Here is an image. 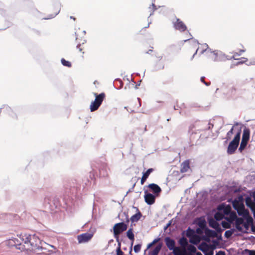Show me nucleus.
<instances>
[{
    "label": "nucleus",
    "instance_id": "nucleus-1",
    "mask_svg": "<svg viewBox=\"0 0 255 255\" xmlns=\"http://www.w3.org/2000/svg\"><path fill=\"white\" fill-rule=\"evenodd\" d=\"M21 236L25 250L34 251L41 247V241L35 235L24 234Z\"/></svg>",
    "mask_w": 255,
    "mask_h": 255
},
{
    "label": "nucleus",
    "instance_id": "nucleus-2",
    "mask_svg": "<svg viewBox=\"0 0 255 255\" xmlns=\"http://www.w3.org/2000/svg\"><path fill=\"white\" fill-rule=\"evenodd\" d=\"M94 95L95 96V99L94 101L91 103L90 106L91 112L97 110L106 98V94L104 93H102L100 94L95 93Z\"/></svg>",
    "mask_w": 255,
    "mask_h": 255
},
{
    "label": "nucleus",
    "instance_id": "nucleus-3",
    "mask_svg": "<svg viewBox=\"0 0 255 255\" xmlns=\"http://www.w3.org/2000/svg\"><path fill=\"white\" fill-rule=\"evenodd\" d=\"M240 136L241 130L236 134L233 140L229 143L227 149L228 154H232L235 153L239 146Z\"/></svg>",
    "mask_w": 255,
    "mask_h": 255
},
{
    "label": "nucleus",
    "instance_id": "nucleus-4",
    "mask_svg": "<svg viewBox=\"0 0 255 255\" xmlns=\"http://www.w3.org/2000/svg\"><path fill=\"white\" fill-rule=\"evenodd\" d=\"M250 129L247 128H245V129H244L241 143L239 148V150L240 152H242L246 148L248 143V141L250 139Z\"/></svg>",
    "mask_w": 255,
    "mask_h": 255
},
{
    "label": "nucleus",
    "instance_id": "nucleus-5",
    "mask_svg": "<svg viewBox=\"0 0 255 255\" xmlns=\"http://www.w3.org/2000/svg\"><path fill=\"white\" fill-rule=\"evenodd\" d=\"M127 228V225L123 222L115 224L113 227V232L115 236H119L121 233L126 231Z\"/></svg>",
    "mask_w": 255,
    "mask_h": 255
},
{
    "label": "nucleus",
    "instance_id": "nucleus-6",
    "mask_svg": "<svg viewBox=\"0 0 255 255\" xmlns=\"http://www.w3.org/2000/svg\"><path fill=\"white\" fill-rule=\"evenodd\" d=\"M93 236V234L88 233L80 234L77 236L78 243L82 244L88 242L91 240Z\"/></svg>",
    "mask_w": 255,
    "mask_h": 255
},
{
    "label": "nucleus",
    "instance_id": "nucleus-7",
    "mask_svg": "<svg viewBox=\"0 0 255 255\" xmlns=\"http://www.w3.org/2000/svg\"><path fill=\"white\" fill-rule=\"evenodd\" d=\"M173 26L175 29L181 32H184L187 29L185 24L179 18H176V21L173 22Z\"/></svg>",
    "mask_w": 255,
    "mask_h": 255
},
{
    "label": "nucleus",
    "instance_id": "nucleus-8",
    "mask_svg": "<svg viewBox=\"0 0 255 255\" xmlns=\"http://www.w3.org/2000/svg\"><path fill=\"white\" fill-rule=\"evenodd\" d=\"M156 197V196L148 193L147 191H144V200L148 205L153 204L155 203Z\"/></svg>",
    "mask_w": 255,
    "mask_h": 255
},
{
    "label": "nucleus",
    "instance_id": "nucleus-9",
    "mask_svg": "<svg viewBox=\"0 0 255 255\" xmlns=\"http://www.w3.org/2000/svg\"><path fill=\"white\" fill-rule=\"evenodd\" d=\"M148 188H149L156 196H158L161 192L160 187L158 185L154 183L149 184Z\"/></svg>",
    "mask_w": 255,
    "mask_h": 255
},
{
    "label": "nucleus",
    "instance_id": "nucleus-10",
    "mask_svg": "<svg viewBox=\"0 0 255 255\" xmlns=\"http://www.w3.org/2000/svg\"><path fill=\"white\" fill-rule=\"evenodd\" d=\"M218 210L219 211H223L224 215H228L231 213L232 209L230 205L226 206L223 204L218 207Z\"/></svg>",
    "mask_w": 255,
    "mask_h": 255
},
{
    "label": "nucleus",
    "instance_id": "nucleus-11",
    "mask_svg": "<svg viewBox=\"0 0 255 255\" xmlns=\"http://www.w3.org/2000/svg\"><path fill=\"white\" fill-rule=\"evenodd\" d=\"M8 115L10 116H12V114H13V111L8 106H3L2 108L0 109V114Z\"/></svg>",
    "mask_w": 255,
    "mask_h": 255
},
{
    "label": "nucleus",
    "instance_id": "nucleus-12",
    "mask_svg": "<svg viewBox=\"0 0 255 255\" xmlns=\"http://www.w3.org/2000/svg\"><path fill=\"white\" fill-rule=\"evenodd\" d=\"M190 169V161L189 160H185L181 164L180 172L181 173L186 172Z\"/></svg>",
    "mask_w": 255,
    "mask_h": 255
},
{
    "label": "nucleus",
    "instance_id": "nucleus-13",
    "mask_svg": "<svg viewBox=\"0 0 255 255\" xmlns=\"http://www.w3.org/2000/svg\"><path fill=\"white\" fill-rule=\"evenodd\" d=\"M165 242L166 243V245L167 248L169 249V250H172L175 247V241L170 239L169 237H166L165 239Z\"/></svg>",
    "mask_w": 255,
    "mask_h": 255
},
{
    "label": "nucleus",
    "instance_id": "nucleus-14",
    "mask_svg": "<svg viewBox=\"0 0 255 255\" xmlns=\"http://www.w3.org/2000/svg\"><path fill=\"white\" fill-rule=\"evenodd\" d=\"M209 226L216 229L217 231L219 232L221 230V228L219 223L214 219H211L209 221Z\"/></svg>",
    "mask_w": 255,
    "mask_h": 255
},
{
    "label": "nucleus",
    "instance_id": "nucleus-15",
    "mask_svg": "<svg viewBox=\"0 0 255 255\" xmlns=\"http://www.w3.org/2000/svg\"><path fill=\"white\" fill-rule=\"evenodd\" d=\"M153 171V169L152 168H149L145 173L143 174V175L140 180V183L141 185H143L144 183V182L146 180L147 178L148 177L150 174Z\"/></svg>",
    "mask_w": 255,
    "mask_h": 255
},
{
    "label": "nucleus",
    "instance_id": "nucleus-16",
    "mask_svg": "<svg viewBox=\"0 0 255 255\" xmlns=\"http://www.w3.org/2000/svg\"><path fill=\"white\" fill-rule=\"evenodd\" d=\"M247 205L254 212L255 217V203L252 201L250 198H248L246 200Z\"/></svg>",
    "mask_w": 255,
    "mask_h": 255
},
{
    "label": "nucleus",
    "instance_id": "nucleus-17",
    "mask_svg": "<svg viewBox=\"0 0 255 255\" xmlns=\"http://www.w3.org/2000/svg\"><path fill=\"white\" fill-rule=\"evenodd\" d=\"M138 212L133 216H132L130 218V220L132 222H136L139 221L142 216L140 212L137 209Z\"/></svg>",
    "mask_w": 255,
    "mask_h": 255
},
{
    "label": "nucleus",
    "instance_id": "nucleus-18",
    "mask_svg": "<svg viewBox=\"0 0 255 255\" xmlns=\"http://www.w3.org/2000/svg\"><path fill=\"white\" fill-rule=\"evenodd\" d=\"M172 250L175 255H185V251L178 247H175Z\"/></svg>",
    "mask_w": 255,
    "mask_h": 255
},
{
    "label": "nucleus",
    "instance_id": "nucleus-19",
    "mask_svg": "<svg viewBox=\"0 0 255 255\" xmlns=\"http://www.w3.org/2000/svg\"><path fill=\"white\" fill-rule=\"evenodd\" d=\"M127 236L130 240H131L132 242H133L134 240V236L133 233L132 228H130L128 230L127 232Z\"/></svg>",
    "mask_w": 255,
    "mask_h": 255
},
{
    "label": "nucleus",
    "instance_id": "nucleus-20",
    "mask_svg": "<svg viewBox=\"0 0 255 255\" xmlns=\"http://www.w3.org/2000/svg\"><path fill=\"white\" fill-rule=\"evenodd\" d=\"M161 245H157L155 247V248L152 252H151L149 253V255H158L159 252H160V251L161 250Z\"/></svg>",
    "mask_w": 255,
    "mask_h": 255
},
{
    "label": "nucleus",
    "instance_id": "nucleus-21",
    "mask_svg": "<svg viewBox=\"0 0 255 255\" xmlns=\"http://www.w3.org/2000/svg\"><path fill=\"white\" fill-rule=\"evenodd\" d=\"M229 215V217H227L225 219L230 223H231L232 221H234L237 218V215L235 213L231 212Z\"/></svg>",
    "mask_w": 255,
    "mask_h": 255
},
{
    "label": "nucleus",
    "instance_id": "nucleus-22",
    "mask_svg": "<svg viewBox=\"0 0 255 255\" xmlns=\"http://www.w3.org/2000/svg\"><path fill=\"white\" fill-rule=\"evenodd\" d=\"M246 51L245 49H241L239 52H235L234 53L232 58L235 60H238L239 58L238 57L240 56L243 53L245 52Z\"/></svg>",
    "mask_w": 255,
    "mask_h": 255
},
{
    "label": "nucleus",
    "instance_id": "nucleus-23",
    "mask_svg": "<svg viewBox=\"0 0 255 255\" xmlns=\"http://www.w3.org/2000/svg\"><path fill=\"white\" fill-rule=\"evenodd\" d=\"M205 234L208 237H214L216 235V233L214 231L207 229L205 230Z\"/></svg>",
    "mask_w": 255,
    "mask_h": 255
},
{
    "label": "nucleus",
    "instance_id": "nucleus-24",
    "mask_svg": "<svg viewBox=\"0 0 255 255\" xmlns=\"http://www.w3.org/2000/svg\"><path fill=\"white\" fill-rule=\"evenodd\" d=\"M224 217V215L220 212H217L215 215L214 218L217 221H220Z\"/></svg>",
    "mask_w": 255,
    "mask_h": 255
},
{
    "label": "nucleus",
    "instance_id": "nucleus-25",
    "mask_svg": "<svg viewBox=\"0 0 255 255\" xmlns=\"http://www.w3.org/2000/svg\"><path fill=\"white\" fill-rule=\"evenodd\" d=\"M61 63L64 66L67 67H71L72 66V64L70 61L66 60L64 58H62L61 60Z\"/></svg>",
    "mask_w": 255,
    "mask_h": 255
},
{
    "label": "nucleus",
    "instance_id": "nucleus-26",
    "mask_svg": "<svg viewBox=\"0 0 255 255\" xmlns=\"http://www.w3.org/2000/svg\"><path fill=\"white\" fill-rule=\"evenodd\" d=\"M243 223V219H242V218H238L236 220V228L238 229V230H240L241 229V227H240V225L241 224H242Z\"/></svg>",
    "mask_w": 255,
    "mask_h": 255
},
{
    "label": "nucleus",
    "instance_id": "nucleus-27",
    "mask_svg": "<svg viewBox=\"0 0 255 255\" xmlns=\"http://www.w3.org/2000/svg\"><path fill=\"white\" fill-rule=\"evenodd\" d=\"M234 127H233L231 129L227 132L226 138L227 140L230 139L232 134H233Z\"/></svg>",
    "mask_w": 255,
    "mask_h": 255
},
{
    "label": "nucleus",
    "instance_id": "nucleus-28",
    "mask_svg": "<svg viewBox=\"0 0 255 255\" xmlns=\"http://www.w3.org/2000/svg\"><path fill=\"white\" fill-rule=\"evenodd\" d=\"M222 226L225 229H229L231 227L230 223L225 221L222 222Z\"/></svg>",
    "mask_w": 255,
    "mask_h": 255
},
{
    "label": "nucleus",
    "instance_id": "nucleus-29",
    "mask_svg": "<svg viewBox=\"0 0 255 255\" xmlns=\"http://www.w3.org/2000/svg\"><path fill=\"white\" fill-rule=\"evenodd\" d=\"M160 240V239L159 238H157V239H156L155 240H154L152 243L149 244L147 246V249H149L150 248H151L153 245H154V244H155L156 243H157V242H158Z\"/></svg>",
    "mask_w": 255,
    "mask_h": 255
},
{
    "label": "nucleus",
    "instance_id": "nucleus-30",
    "mask_svg": "<svg viewBox=\"0 0 255 255\" xmlns=\"http://www.w3.org/2000/svg\"><path fill=\"white\" fill-rule=\"evenodd\" d=\"M141 245L138 244L135 246H134L133 248V250L135 253H138L141 249Z\"/></svg>",
    "mask_w": 255,
    "mask_h": 255
},
{
    "label": "nucleus",
    "instance_id": "nucleus-31",
    "mask_svg": "<svg viewBox=\"0 0 255 255\" xmlns=\"http://www.w3.org/2000/svg\"><path fill=\"white\" fill-rule=\"evenodd\" d=\"M180 244L182 246H186L187 245V240L184 238H182L180 240Z\"/></svg>",
    "mask_w": 255,
    "mask_h": 255
},
{
    "label": "nucleus",
    "instance_id": "nucleus-32",
    "mask_svg": "<svg viewBox=\"0 0 255 255\" xmlns=\"http://www.w3.org/2000/svg\"><path fill=\"white\" fill-rule=\"evenodd\" d=\"M232 234H233L232 231H231L230 230H228L225 232V236L227 238H229L232 235Z\"/></svg>",
    "mask_w": 255,
    "mask_h": 255
},
{
    "label": "nucleus",
    "instance_id": "nucleus-33",
    "mask_svg": "<svg viewBox=\"0 0 255 255\" xmlns=\"http://www.w3.org/2000/svg\"><path fill=\"white\" fill-rule=\"evenodd\" d=\"M199 241V240L198 239V237L197 236L195 235L193 237V239L190 240V242L193 244H196L197 242H198Z\"/></svg>",
    "mask_w": 255,
    "mask_h": 255
},
{
    "label": "nucleus",
    "instance_id": "nucleus-34",
    "mask_svg": "<svg viewBox=\"0 0 255 255\" xmlns=\"http://www.w3.org/2000/svg\"><path fill=\"white\" fill-rule=\"evenodd\" d=\"M238 60H240V61L238 62L239 64H243L248 61V59L246 57H242L239 58Z\"/></svg>",
    "mask_w": 255,
    "mask_h": 255
},
{
    "label": "nucleus",
    "instance_id": "nucleus-35",
    "mask_svg": "<svg viewBox=\"0 0 255 255\" xmlns=\"http://www.w3.org/2000/svg\"><path fill=\"white\" fill-rule=\"evenodd\" d=\"M77 48L78 49L79 51L82 53V54L84 53V51H83L84 50V47L83 45H78L77 46Z\"/></svg>",
    "mask_w": 255,
    "mask_h": 255
},
{
    "label": "nucleus",
    "instance_id": "nucleus-36",
    "mask_svg": "<svg viewBox=\"0 0 255 255\" xmlns=\"http://www.w3.org/2000/svg\"><path fill=\"white\" fill-rule=\"evenodd\" d=\"M193 231L190 229H188V231H187V236L188 237H191L193 234Z\"/></svg>",
    "mask_w": 255,
    "mask_h": 255
},
{
    "label": "nucleus",
    "instance_id": "nucleus-37",
    "mask_svg": "<svg viewBox=\"0 0 255 255\" xmlns=\"http://www.w3.org/2000/svg\"><path fill=\"white\" fill-rule=\"evenodd\" d=\"M149 8L151 9L153 11L156 9L155 5L153 3L150 5Z\"/></svg>",
    "mask_w": 255,
    "mask_h": 255
},
{
    "label": "nucleus",
    "instance_id": "nucleus-38",
    "mask_svg": "<svg viewBox=\"0 0 255 255\" xmlns=\"http://www.w3.org/2000/svg\"><path fill=\"white\" fill-rule=\"evenodd\" d=\"M204 79H205V77H202L201 78V81L202 82L204 83L206 85H207V86H209L210 84L206 83V82L204 81Z\"/></svg>",
    "mask_w": 255,
    "mask_h": 255
},
{
    "label": "nucleus",
    "instance_id": "nucleus-39",
    "mask_svg": "<svg viewBox=\"0 0 255 255\" xmlns=\"http://www.w3.org/2000/svg\"><path fill=\"white\" fill-rule=\"evenodd\" d=\"M216 255H226L225 253L223 251H219Z\"/></svg>",
    "mask_w": 255,
    "mask_h": 255
},
{
    "label": "nucleus",
    "instance_id": "nucleus-40",
    "mask_svg": "<svg viewBox=\"0 0 255 255\" xmlns=\"http://www.w3.org/2000/svg\"><path fill=\"white\" fill-rule=\"evenodd\" d=\"M237 89L236 87H233L231 89V92L232 93H234V92H235L236 91H237Z\"/></svg>",
    "mask_w": 255,
    "mask_h": 255
},
{
    "label": "nucleus",
    "instance_id": "nucleus-41",
    "mask_svg": "<svg viewBox=\"0 0 255 255\" xmlns=\"http://www.w3.org/2000/svg\"><path fill=\"white\" fill-rule=\"evenodd\" d=\"M249 255H255V251H250Z\"/></svg>",
    "mask_w": 255,
    "mask_h": 255
},
{
    "label": "nucleus",
    "instance_id": "nucleus-42",
    "mask_svg": "<svg viewBox=\"0 0 255 255\" xmlns=\"http://www.w3.org/2000/svg\"><path fill=\"white\" fill-rule=\"evenodd\" d=\"M152 49H153V47H151V49H149L148 51H147L146 53H148V54H149L150 53V52H152Z\"/></svg>",
    "mask_w": 255,
    "mask_h": 255
},
{
    "label": "nucleus",
    "instance_id": "nucleus-43",
    "mask_svg": "<svg viewBox=\"0 0 255 255\" xmlns=\"http://www.w3.org/2000/svg\"><path fill=\"white\" fill-rule=\"evenodd\" d=\"M200 226L201 227V228H203V227L205 226V224L204 223H201L200 224Z\"/></svg>",
    "mask_w": 255,
    "mask_h": 255
},
{
    "label": "nucleus",
    "instance_id": "nucleus-44",
    "mask_svg": "<svg viewBox=\"0 0 255 255\" xmlns=\"http://www.w3.org/2000/svg\"><path fill=\"white\" fill-rule=\"evenodd\" d=\"M70 18L73 19L74 20H75L76 18L73 16H70Z\"/></svg>",
    "mask_w": 255,
    "mask_h": 255
},
{
    "label": "nucleus",
    "instance_id": "nucleus-45",
    "mask_svg": "<svg viewBox=\"0 0 255 255\" xmlns=\"http://www.w3.org/2000/svg\"><path fill=\"white\" fill-rule=\"evenodd\" d=\"M126 222L128 223L129 222V219H128V217H127V221Z\"/></svg>",
    "mask_w": 255,
    "mask_h": 255
},
{
    "label": "nucleus",
    "instance_id": "nucleus-46",
    "mask_svg": "<svg viewBox=\"0 0 255 255\" xmlns=\"http://www.w3.org/2000/svg\"><path fill=\"white\" fill-rule=\"evenodd\" d=\"M197 255H202L200 253H198Z\"/></svg>",
    "mask_w": 255,
    "mask_h": 255
},
{
    "label": "nucleus",
    "instance_id": "nucleus-47",
    "mask_svg": "<svg viewBox=\"0 0 255 255\" xmlns=\"http://www.w3.org/2000/svg\"><path fill=\"white\" fill-rule=\"evenodd\" d=\"M164 65H163L162 66L161 69H164Z\"/></svg>",
    "mask_w": 255,
    "mask_h": 255
},
{
    "label": "nucleus",
    "instance_id": "nucleus-48",
    "mask_svg": "<svg viewBox=\"0 0 255 255\" xmlns=\"http://www.w3.org/2000/svg\"><path fill=\"white\" fill-rule=\"evenodd\" d=\"M197 51H198V49H197V50L196 51V52L195 53V54H194V55L195 54H196V53H197Z\"/></svg>",
    "mask_w": 255,
    "mask_h": 255
},
{
    "label": "nucleus",
    "instance_id": "nucleus-49",
    "mask_svg": "<svg viewBox=\"0 0 255 255\" xmlns=\"http://www.w3.org/2000/svg\"><path fill=\"white\" fill-rule=\"evenodd\" d=\"M199 229H197V233H199V232H198V231H199Z\"/></svg>",
    "mask_w": 255,
    "mask_h": 255
}]
</instances>
